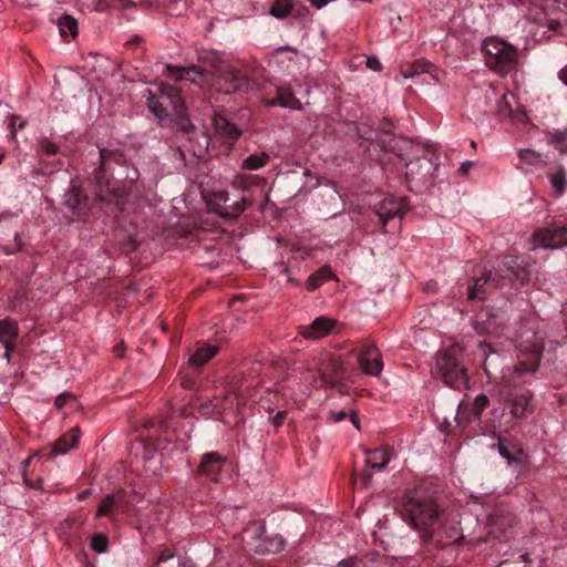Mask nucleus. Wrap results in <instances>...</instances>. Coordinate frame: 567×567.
<instances>
[{
	"mask_svg": "<svg viewBox=\"0 0 567 567\" xmlns=\"http://www.w3.org/2000/svg\"><path fill=\"white\" fill-rule=\"evenodd\" d=\"M116 505L114 495H106L96 511V517L110 516Z\"/></svg>",
	"mask_w": 567,
	"mask_h": 567,
	"instance_id": "nucleus-41",
	"label": "nucleus"
},
{
	"mask_svg": "<svg viewBox=\"0 0 567 567\" xmlns=\"http://www.w3.org/2000/svg\"><path fill=\"white\" fill-rule=\"evenodd\" d=\"M485 64L499 74H507L516 68V48L498 38H487L482 45Z\"/></svg>",
	"mask_w": 567,
	"mask_h": 567,
	"instance_id": "nucleus-5",
	"label": "nucleus"
},
{
	"mask_svg": "<svg viewBox=\"0 0 567 567\" xmlns=\"http://www.w3.org/2000/svg\"><path fill=\"white\" fill-rule=\"evenodd\" d=\"M559 79L565 85H567V65L560 70Z\"/></svg>",
	"mask_w": 567,
	"mask_h": 567,
	"instance_id": "nucleus-58",
	"label": "nucleus"
},
{
	"mask_svg": "<svg viewBox=\"0 0 567 567\" xmlns=\"http://www.w3.org/2000/svg\"><path fill=\"white\" fill-rule=\"evenodd\" d=\"M384 150L392 152L399 157L403 156V151L410 146V142L403 137L390 136L389 141H382Z\"/></svg>",
	"mask_w": 567,
	"mask_h": 567,
	"instance_id": "nucleus-33",
	"label": "nucleus"
},
{
	"mask_svg": "<svg viewBox=\"0 0 567 567\" xmlns=\"http://www.w3.org/2000/svg\"><path fill=\"white\" fill-rule=\"evenodd\" d=\"M406 168L405 174L408 179L426 182L435 172L436 166L430 157L423 156L415 161H411L406 165Z\"/></svg>",
	"mask_w": 567,
	"mask_h": 567,
	"instance_id": "nucleus-18",
	"label": "nucleus"
},
{
	"mask_svg": "<svg viewBox=\"0 0 567 567\" xmlns=\"http://www.w3.org/2000/svg\"><path fill=\"white\" fill-rule=\"evenodd\" d=\"M86 522V518L84 516H81V515H73V516H69L65 520H64V524L66 525L68 528H70L72 532L74 533H79L82 527L84 526Z\"/></svg>",
	"mask_w": 567,
	"mask_h": 567,
	"instance_id": "nucleus-44",
	"label": "nucleus"
},
{
	"mask_svg": "<svg viewBox=\"0 0 567 567\" xmlns=\"http://www.w3.org/2000/svg\"><path fill=\"white\" fill-rule=\"evenodd\" d=\"M431 64L426 60H416L412 64L401 66V74L404 79H412L415 75L429 72Z\"/></svg>",
	"mask_w": 567,
	"mask_h": 567,
	"instance_id": "nucleus-29",
	"label": "nucleus"
},
{
	"mask_svg": "<svg viewBox=\"0 0 567 567\" xmlns=\"http://www.w3.org/2000/svg\"><path fill=\"white\" fill-rule=\"evenodd\" d=\"M392 452L389 447H380L367 452L365 465L368 468L382 470L390 462Z\"/></svg>",
	"mask_w": 567,
	"mask_h": 567,
	"instance_id": "nucleus-26",
	"label": "nucleus"
},
{
	"mask_svg": "<svg viewBox=\"0 0 567 567\" xmlns=\"http://www.w3.org/2000/svg\"><path fill=\"white\" fill-rule=\"evenodd\" d=\"M158 425H159L161 429H164L166 426L164 421H161Z\"/></svg>",
	"mask_w": 567,
	"mask_h": 567,
	"instance_id": "nucleus-64",
	"label": "nucleus"
},
{
	"mask_svg": "<svg viewBox=\"0 0 567 567\" xmlns=\"http://www.w3.org/2000/svg\"><path fill=\"white\" fill-rule=\"evenodd\" d=\"M218 352L219 347L217 346L207 344L205 342H197L196 350L188 360V369L199 370Z\"/></svg>",
	"mask_w": 567,
	"mask_h": 567,
	"instance_id": "nucleus-21",
	"label": "nucleus"
},
{
	"mask_svg": "<svg viewBox=\"0 0 567 567\" xmlns=\"http://www.w3.org/2000/svg\"><path fill=\"white\" fill-rule=\"evenodd\" d=\"M213 125L216 134L228 142H235L240 135L241 131L230 123L227 117L221 114H216L213 117Z\"/></svg>",
	"mask_w": 567,
	"mask_h": 567,
	"instance_id": "nucleus-23",
	"label": "nucleus"
},
{
	"mask_svg": "<svg viewBox=\"0 0 567 567\" xmlns=\"http://www.w3.org/2000/svg\"><path fill=\"white\" fill-rule=\"evenodd\" d=\"M353 354L361 371L371 377H378L383 369L381 353L373 342L365 341L355 350L351 348L348 355Z\"/></svg>",
	"mask_w": 567,
	"mask_h": 567,
	"instance_id": "nucleus-8",
	"label": "nucleus"
},
{
	"mask_svg": "<svg viewBox=\"0 0 567 567\" xmlns=\"http://www.w3.org/2000/svg\"><path fill=\"white\" fill-rule=\"evenodd\" d=\"M229 199V195L226 190H218L213 194L212 203L215 205L226 204Z\"/></svg>",
	"mask_w": 567,
	"mask_h": 567,
	"instance_id": "nucleus-48",
	"label": "nucleus"
},
{
	"mask_svg": "<svg viewBox=\"0 0 567 567\" xmlns=\"http://www.w3.org/2000/svg\"><path fill=\"white\" fill-rule=\"evenodd\" d=\"M64 205L79 219H85L90 210L89 198L78 186L65 193Z\"/></svg>",
	"mask_w": 567,
	"mask_h": 567,
	"instance_id": "nucleus-14",
	"label": "nucleus"
},
{
	"mask_svg": "<svg viewBox=\"0 0 567 567\" xmlns=\"http://www.w3.org/2000/svg\"><path fill=\"white\" fill-rule=\"evenodd\" d=\"M40 148L43 153L48 155H54L58 153V146L48 138H43L40 141Z\"/></svg>",
	"mask_w": 567,
	"mask_h": 567,
	"instance_id": "nucleus-47",
	"label": "nucleus"
},
{
	"mask_svg": "<svg viewBox=\"0 0 567 567\" xmlns=\"http://www.w3.org/2000/svg\"><path fill=\"white\" fill-rule=\"evenodd\" d=\"M353 564H354L353 558L344 559L340 563V565H342L343 567H352Z\"/></svg>",
	"mask_w": 567,
	"mask_h": 567,
	"instance_id": "nucleus-60",
	"label": "nucleus"
},
{
	"mask_svg": "<svg viewBox=\"0 0 567 567\" xmlns=\"http://www.w3.org/2000/svg\"><path fill=\"white\" fill-rule=\"evenodd\" d=\"M229 393L220 399V398H214L213 400H209L208 402L202 403L199 406V412L203 415H212L214 413H219L221 411L230 410L233 409V401L229 402Z\"/></svg>",
	"mask_w": 567,
	"mask_h": 567,
	"instance_id": "nucleus-27",
	"label": "nucleus"
},
{
	"mask_svg": "<svg viewBox=\"0 0 567 567\" xmlns=\"http://www.w3.org/2000/svg\"><path fill=\"white\" fill-rule=\"evenodd\" d=\"M183 371L179 373L181 385L184 389L195 390L197 385V374L199 370Z\"/></svg>",
	"mask_w": 567,
	"mask_h": 567,
	"instance_id": "nucleus-40",
	"label": "nucleus"
},
{
	"mask_svg": "<svg viewBox=\"0 0 567 567\" xmlns=\"http://www.w3.org/2000/svg\"><path fill=\"white\" fill-rule=\"evenodd\" d=\"M545 332L539 330L535 317L520 322L517 341V363L513 370L503 375L497 389V396L512 419L520 420L533 412L532 392L523 385L526 375L534 374L539 367L544 352Z\"/></svg>",
	"mask_w": 567,
	"mask_h": 567,
	"instance_id": "nucleus-1",
	"label": "nucleus"
},
{
	"mask_svg": "<svg viewBox=\"0 0 567 567\" xmlns=\"http://www.w3.org/2000/svg\"><path fill=\"white\" fill-rule=\"evenodd\" d=\"M58 27H59L60 34L62 37L70 34L74 38L78 34V22L71 16L65 14V16L61 17L58 20Z\"/></svg>",
	"mask_w": 567,
	"mask_h": 567,
	"instance_id": "nucleus-37",
	"label": "nucleus"
},
{
	"mask_svg": "<svg viewBox=\"0 0 567 567\" xmlns=\"http://www.w3.org/2000/svg\"><path fill=\"white\" fill-rule=\"evenodd\" d=\"M266 533V528L264 523L254 522L246 529L245 534L254 539H260L261 543L256 546V551L258 553H275L282 548L284 540L281 537H275L269 542L264 539V535Z\"/></svg>",
	"mask_w": 567,
	"mask_h": 567,
	"instance_id": "nucleus-13",
	"label": "nucleus"
},
{
	"mask_svg": "<svg viewBox=\"0 0 567 567\" xmlns=\"http://www.w3.org/2000/svg\"><path fill=\"white\" fill-rule=\"evenodd\" d=\"M90 495H91V489H90V488H86V489L82 491L81 493H79V494L76 495V498H78L79 501H84V499H86Z\"/></svg>",
	"mask_w": 567,
	"mask_h": 567,
	"instance_id": "nucleus-57",
	"label": "nucleus"
},
{
	"mask_svg": "<svg viewBox=\"0 0 567 567\" xmlns=\"http://www.w3.org/2000/svg\"><path fill=\"white\" fill-rule=\"evenodd\" d=\"M75 400V396L72 394V393H69V392H64V393H61L59 394L56 398H55V401H54V406L58 409V410H61L65 406V404L70 401H74Z\"/></svg>",
	"mask_w": 567,
	"mask_h": 567,
	"instance_id": "nucleus-46",
	"label": "nucleus"
},
{
	"mask_svg": "<svg viewBox=\"0 0 567 567\" xmlns=\"http://www.w3.org/2000/svg\"><path fill=\"white\" fill-rule=\"evenodd\" d=\"M176 567H195V566L189 558L178 557L176 559Z\"/></svg>",
	"mask_w": 567,
	"mask_h": 567,
	"instance_id": "nucleus-53",
	"label": "nucleus"
},
{
	"mask_svg": "<svg viewBox=\"0 0 567 567\" xmlns=\"http://www.w3.org/2000/svg\"><path fill=\"white\" fill-rule=\"evenodd\" d=\"M286 416H287V412L286 411L277 412V414L272 419L274 426L275 427H280L284 424V422L286 420Z\"/></svg>",
	"mask_w": 567,
	"mask_h": 567,
	"instance_id": "nucleus-50",
	"label": "nucleus"
},
{
	"mask_svg": "<svg viewBox=\"0 0 567 567\" xmlns=\"http://www.w3.org/2000/svg\"><path fill=\"white\" fill-rule=\"evenodd\" d=\"M19 336V326L14 319L6 318L0 320V342L4 347L3 358L8 362L17 349V338Z\"/></svg>",
	"mask_w": 567,
	"mask_h": 567,
	"instance_id": "nucleus-15",
	"label": "nucleus"
},
{
	"mask_svg": "<svg viewBox=\"0 0 567 567\" xmlns=\"http://www.w3.org/2000/svg\"><path fill=\"white\" fill-rule=\"evenodd\" d=\"M227 458L218 452L203 454L195 472L196 480L203 485L218 484L221 481V472Z\"/></svg>",
	"mask_w": 567,
	"mask_h": 567,
	"instance_id": "nucleus-7",
	"label": "nucleus"
},
{
	"mask_svg": "<svg viewBox=\"0 0 567 567\" xmlns=\"http://www.w3.org/2000/svg\"><path fill=\"white\" fill-rule=\"evenodd\" d=\"M176 554L173 548L162 547L155 559L156 567H176Z\"/></svg>",
	"mask_w": 567,
	"mask_h": 567,
	"instance_id": "nucleus-35",
	"label": "nucleus"
},
{
	"mask_svg": "<svg viewBox=\"0 0 567 567\" xmlns=\"http://www.w3.org/2000/svg\"><path fill=\"white\" fill-rule=\"evenodd\" d=\"M371 476V473L367 468L362 471V473L360 474V480L364 486L369 484Z\"/></svg>",
	"mask_w": 567,
	"mask_h": 567,
	"instance_id": "nucleus-56",
	"label": "nucleus"
},
{
	"mask_svg": "<svg viewBox=\"0 0 567 567\" xmlns=\"http://www.w3.org/2000/svg\"><path fill=\"white\" fill-rule=\"evenodd\" d=\"M367 65L373 71H380L382 69L381 62L377 58H368Z\"/></svg>",
	"mask_w": 567,
	"mask_h": 567,
	"instance_id": "nucleus-52",
	"label": "nucleus"
},
{
	"mask_svg": "<svg viewBox=\"0 0 567 567\" xmlns=\"http://www.w3.org/2000/svg\"><path fill=\"white\" fill-rule=\"evenodd\" d=\"M123 350H124V348H123V346H122V344H121V346H116V347H114V352H115V354H116L117 357H121V355H122Z\"/></svg>",
	"mask_w": 567,
	"mask_h": 567,
	"instance_id": "nucleus-61",
	"label": "nucleus"
},
{
	"mask_svg": "<svg viewBox=\"0 0 567 567\" xmlns=\"http://www.w3.org/2000/svg\"><path fill=\"white\" fill-rule=\"evenodd\" d=\"M145 425H146V427H150V429H151V427H154L155 422L150 421V422H147Z\"/></svg>",
	"mask_w": 567,
	"mask_h": 567,
	"instance_id": "nucleus-63",
	"label": "nucleus"
},
{
	"mask_svg": "<svg viewBox=\"0 0 567 567\" xmlns=\"http://www.w3.org/2000/svg\"><path fill=\"white\" fill-rule=\"evenodd\" d=\"M278 50H279V51H292V52H295V51H296V49H295V48L289 47V45L280 47Z\"/></svg>",
	"mask_w": 567,
	"mask_h": 567,
	"instance_id": "nucleus-62",
	"label": "nucleus"
},
{
	"mask_svg": "<svg viewBox=\"0 0 567 567\" xmlns=\"http://www.w3.org/2000/svg\"><path fill=\"white\" fill-rule=\"evenodd\" d=\"M332 271L329 267H322L318 271L313 272L307 281V289L309 291L316 290L328 279L332 278Z\"/></svg>",
	"mask_w": 567,
	"mask_h": 567,
	"instance_id": "nucleus-31",
	"label": "nucleus"
},
{
	"mask_svg": "<svg viewBox=\"0 0 567 567\" xmlns=\"http://www.w3.org/2000/svg\"><path fill=\"white\" fill-rule=\"evenodd\" d=\"M223 78L226 84L224 89L226 93L236 92L246 85V78L239 71L230 66L225 69Z\"/></svg>",
	"mask_w": 567,
	"mask_h": 567,
	"instance_id": "nucleus-28",
	"label": "nucleus"
},
{
	"mask_svg": "<svg viewBox=\"0 0 567 567\" xmlns=\"http://www.w3.org/2000/svg\"><path fill=\"white\" fill-rule=\"evenodd\" d=\"M267 106H281L290 110H301V102L295 96L290 87L279 86L277 89V96L274 100L266 102Z\"/></svg>",
	"mask_w": 567,
	"mask_h": 567,
	"instance_id": "nucleus-22",
	"label": "nucleus"
},
{
	"mask_svg": "<svg viewBox=\"0 0 567 567\" xmlns=\"http://www.w3.org/2000/svg\"><path fill=\"white\" fill-rule=\"evenodd\" d=\"M548 178L557 195L561 196L567 185L566 171L563 167H559L556 172L548 174Z\"/></svg>",
	"mask_w": 567,
	"mask_h": 567,
	"instance_id": "nucleus-34",
	"label": "nucleus"
},
{
	"mask_svg": "<svg viewBox=\"0 0 567 567\" xmlns=\"http://www.w3.org/2000/svg\"><path fill=\"white\" fill-rule=\"evenodd\" d=\"M109 539L103 534H95L91 539V547L96 553H104L107 549Z\"/></svg>",
	"mask_w": 567,
	"mask_h": 567,
	"instance_id": "nucleus-43",
	"label": "nucleus"
},
{
	"mask_svg": "<svg viewBox=\"0 0 567 567\" xmlns=\"http://www.w3.org/2000/svg\"><path fill=\"white\" fill-rule=\"evenodd\" d=\"M337 321L329 317H318L310 324L299 327V333L307 339L318 340L328 336Z\"/></svg>",
	"mask_w": 567,
	"mask_h": 567,
	"instance_id": "nucleus-17",
	"label": "nucleus"
},
{
	"mask_svg": "<svg viewBox=\"0 0 567 567\" xmlns=\"http://www.w3.org/2000/svg\"><path fill=\"white\" fill-rule=\"evenodd\" d=\"M495 351L491 348V343H487L486 341L480 342L478 349L476 351V358L483 361V369L486 373H489L487 361L489 355L494 354Z\"/></svg>",
	"mask_w": 567,
	"mask_h": 567,
	"instance_id": "nucleus-42",
	"label": "nucleus"
},
{
	"mask_svg": "<svg viewBox=\"0 0 567 567\" xmlns=\"http://www.w3.org/2000/svg\"><path fill=\"white\" fill-rule=\"evenodd\" d=\"M436 368L446 385L456 390L467 386V369L461 362L455 349L440 352L436 358Z\"/></svg>",
	"mask_w": 567,
	"mask_h": 567,
	"instance_id": "nucleus-6",
	"label": "nucleus"
},
{
	"mask_svg": "<svg viewBox=\"0 0 567 567\" xmlns=\"http://www.w3.org/2000/svg\"><path fill=\"white\" fill-rule=\"evenodd\" d=\"M24 482L25 484L33 488V489H41L42 488V485H43V480L41 477H37L35 480H32V478H29L25 474H24Z\"/></svg>",
	"mask_w": 567,
	"mask_h": 567,
	"instance_id": "nucleus-49",
	"label": "nucleus"
},
{
	"mask_svg": "<svg viewBox=\"0 0 567 567\" xmlns=\"http://www.w3.org/2000/svg\"><path fill=\"white\" fill-rule=\"evenodd\" d=\"M530 275L532 270L523 259L506 254L494 269H485L480 277L473 279L467 288V299L482 301L493 289L504 286L505 280L513 286H523L530 279Z\"/></svg>",
	"mask_w": 567,
	"mask_h": 567,
	"instance_id": "nucleus-3",
	"label": "nucleus"
},
{
	"mask_svg": "<svg viewBox=\"0 0 567 567\" xmlns=\"http://www.w3.org/2000/svg\"><path fill=\"white\" fill-rule=\"evenodd\" d=\"M262 365L259 362H252L250 367H248L245 371L241 372V375H234L227 384V389L229 394H234L237 400V404L244 398L247 390L255 386V380L261 373Z\"/></svg>",
	"mask_w": 567,
	"mask_h": 567,
	"instance_id": "nucleus-11",
	"label": "nucleus"
},
{
	"mask_svg": "<svg viewBox=\"0 0 567 567\" xmlns=\"http://www.w3.org/2000/svg\"><path fill=\"white\" fill-rule=\"evenodd\" d=\"M167 71L172 79L176 82H190L200 84V81L204 79L203 72L196 66L174 69L173 66L168 65Z\"/></svg>",
	"mask_w": 567,
	"mask_h": 567,
	"instance_id": "nucleus-25",
	"label": "nucleus"
},
{
	"mask_svg": "<svg viewBox=\"0 0 567 567\" xmlns=\"http://www.w3.org/2000/svg\"><path fill=\"white\" fill-rule=\"evenodd\" d=\"M489 400L487 395L481 393L478 394L472 404L458 405L457 417L461 420H465L466 422H472L481 419L482 412L487 408Z\"/></svg>",
	"mask_w": 567,
	"mask_h": 567,
	"instance_id": "nucleus-20",
	"label": "nucleus"
},
{
	"mask_svg": "<svg viewBox=\"0 0 567 567\" xmlns=\"http://www.w3.org/2000/svg\"><path fill=\"white\" fill-rule=\"evenodd\" d=\"M472 166H473V162L466 161L461 164V166L458 168V173L461 175H466Z\"/></svg>",
	"mask_w": 567,
	"mask_h": 567,
	"instance_id": "nucleus-55",
	"label": "nucleus"
},
{
	"mask_svg": "<svg viewBox=\"0 0 567 567\" xmlns=\"http://www.w3.org/2000/svg\"><path fill=\"white\" fill-rule=\"evenodd\" d=\"M566 141L567 137L563 132H556L550 136V142L556 145H561Z\"/></svg>",
	"mask_w": 567,
	"mask_h": 567,
	"instance_id": "nucleus-51",
	"label": "nucleus"
},
{
	"mask_svg": "<svg viewBox=\"0 0 567 567\" xmlns=\"http://www.w3.org/2000/svg\"><path fill=\"white\" fill-rule=\"evenodd\" d=\"M534 248H563L567 246V228L553 226L540 228L533 234Z\"/></svg>",
	"mask_w": 567,
	"mask_h": 567,
	"instance_id": "nucleus-12",
	"label": "nucleus"
},
{
	"mask_svg": "<svg viewBox=\"0 0 567 567\" xmlns=\"http://www.w3.org/2000/svg\"><path fill=\"white\" fill-rule=\"evenodd\" d=\"M518 156L524 164L529 166H538L545 164L543 155L534 150H519Z\"/></svg>",
	"mask_w": 567,
	"mask_h": 567,
	"instance_id": "nucleus-38",
	"label": "nucleus"
},
{
	"mask_svg": "<svg viewBox=\"0 0 567 567\" xmlns=\"http://www.w3.org/2000/svg\"><path fill=\"white\" fill-rule=\"evenodd\" d=\"M507 316L504 310L486 307L482 309L475 320V330L481 334L499 336L504 331Z\"/></svg>",
	"mask_w": 567,
	"mask_h": 567,
	"instance_id": "nucleus-10",
	"label": "nucleus"
},
{
	"mask_svg": "<svg viewBox=\"0 0 567 567\" xmlns=\"http://www.w3.org/2000/svg\"><path fill=\"white\" fill-rule=\"evenodd\" d=\"M254 177L248 175H237L231 182L234 188L245 190L252 184Z\"/></svg>",
	"mask_w": 567,
	"mask_h": 567,
	"instance_id": "nucleus-45",
	"label": "nucleus"
},
{
	"mask_svg": "<svg viewBox=\"0 0 567 567\" xmlns=\"http://www.w3.org/2000/svg\"><path fill=\"white\" fill-rule=\"evenodd\" d=\"M402 518L417 533L422 542L434 543L443 547L458 539V529L447 526V517L432 498H424L417 493L402 504Z\"/></svg>",
	"mask_w": 567,
	"mask_h": 567,
	"instance_id": "nucleus-2",
	"label": "nucleus"
},
{
	"mask_svg": "<svg viewBox=\"0 0 567 567\" xmlns=\"http://www.w3.org/2000/svg\"><path fill=\"white\" fill-rule=\"evenodd\" d=\"M179 90L168 84H162L156 93L147 90V104L148 109L161 122L174 118L177 122L178 128L188 133L193 125L186 116V109Z\"/></svg>",
	"mask_w": 567,
	"mask_h": 567,
	"instance_id": "nucleus-4",
	"label": "nucleus"
},
{
	"mask_svg": "<svg viewBox=\"0 0 567 567\" xmlns=\"http://www.w3.org/2000/svg\"><path fill=\"white\" fill-rule=\"evenodd\" d=\"M346 417H347V413L344 411H339V412L331 411L330 412V419L333 420L334 422H341Z\"/></svg>",
	"mask_w": 567,
	"mask_h": 567,
	"instance_id": "nucleus-54",
	"label": "nucleus"
},
{
	"mask_svg": "<svg viewBox=\"0 0 567 567\" xmlns=\"http://www.w3.org/2000/svg\"><path fill=\"white\" fill-rule=\"evenodd\" d=\"M405 204L402 198L388 197L384 198L377 208V215L380 221L385 225L388 220L402 217Z\"/></svg>",
	"mask_w": 567,
	"mask_h": 567,
	"instance_id": "nucleus-19",
	"label": "nucleus"
},
{
	"mask_svg": "<svg viewBox=\"0 0 567 567\" xmlns=\"http://www.w3.org/2000/svg\"><path fill=\"white\" fill-rule=\"evenodd\" d=\"M498 452L509 464H513L517 468V477H522L527 473L524 452L519 445L499 439Z\"/></svg>",
	"mask_w": 567,
	"mask_h": 567,
	"instance_id": "nucleus-16",
	"label": "nucleus"
},
{
	"mask_svg": "<svg viewBox=\"0 0 567 567\" xmlns=\"http://www.w3.org/2000/svg\"><path fill=\"white\" fill-rule=\"evenodd\" d=\"M291 10L292 3L290 0H276L269 13L277 19H284L290 14Z\"/></svg>",
	"mask_w": 567,
	"mask_h": 567,
	"instance_id": "nucleus-39",
	"label": "nucleus"
},
{
	"mask_svg": "<svg viewBox=\"0 0 567 567\" xmlns=\"http://www.w3.org/2000/svg\"><path fill=\"white\" fill-rule=\"evenodd\" d=\"M80 440L79 427H73L59 437L50 451V456L53 457L59 454H65L69 450L76 446Z\"/></svg>",
	"mask_w": 567,
	"mask_h": 567,
	"instance_id": "nucleus-24",
	"label": "nucleus"
},
{
	"mask_svg": "<svg viewBox=\"0 0 567 567\" xmlns=\"http://www.w3.org/2000/svg\"><path fill=\"white\" fill-rule=\"evenodd\" d=\"M269 158V155L265 152L252 154L243 161L241 168L247 171L259 169L268 164Z\"/></svg>",
	"mask_w": 567,
	"mask_h": 567,
	"instance_id": "nucleus-32",
	"label": "nucleus"
},
{
	"mask_svg": "<svg viewBox=\"0 0 567 567\" xmlns=\"http://www.w3.org/2000/svg\"><path fill=\"white\" fill-rule=\"evenodd\" d=\"M350 420L352 422V424L358 429L360 430V421L358 419V416L355 414H351L350 415Z\"/></svg>",
	"mask_w": 567,
	"mask_h": 567,
	"instance_id": "nucleus-59",
	"label": "nucleus"
},
{
	"mask_svg": "<svg viewBox=\"0 0 567 567\" xmlns=\"http://www.w3.org/2000/svg\"><path fill=\"white\" fill-rule=\"evenodd\" d=\"M248 205H250V203H248L247 199L243 197L235 202L231 206H226L217 210V213L226 218H237L247 208Z\"/></svg>",
	"mask_w": 567,
	"mask_h": 567,
	"instance_id": "nucleus-36",
	"label": "nucleus"
},
{
	"mask_svg": "<svg viewBox=\"0 0 567 567\" xmlns=\"http://www.w3.org/2000/svg\"><path fill=\"white\" fill-rule=\"evenodd\" d=\"M517 104L516 97L511 92H504L501 96V100L497 104V114L498 116L505 118L509 117L514 113V106Z\"/></svg>",
	"mask_w": 567,
	"mask_h": 567,
	"instance_id": "nucleus-30",
	"label": "nucleus"
},
{
	"mask_svg": "<svg viewBox=\"0 0 567 567\" xmlns=\"http://www.w3.org/2000/svg\"><path fill=\"white\" fill-rule=\"evenodd\" d=\"M350 370V363L343 354H332L321 368V380L330 388L343 391V380Z\"/></svg>",
	"mask_w": 567,
	"mask_h": 567,
	"instance_id": "nucleus-9",
	"label": "nucleus"
}]
</instances>
